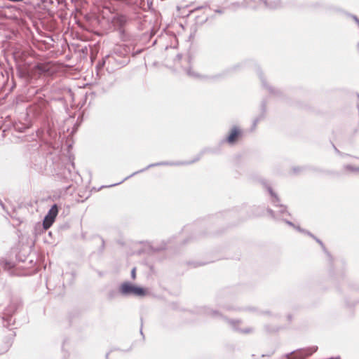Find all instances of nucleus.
<instances>
[{
	"mask_svg": "<svg viewBox=\"0 0 359 359\" xmlns=\"http://www.w3.org/2000/svg\"><path fill=\"white\" fill-rule=\"evenodd\" d=\"M119 291L122 294H133L137 297H144L147 294V289L136 286L130 283L125 282L119 287Z\"/></svg>",
	"mask_w": 359,
	"mask_h": 359,
	"instance_id": "1",
	"label": "nucleus"
},
{
	"mask_svg": "<svg viewBox=\"0 0 359 359\" xmlns=\"http://www.w3.org/2000/svg\"><path fill=\"white\" fill-rule=\"evenodd\" d=\"M50 68V63H39L37 65L29 68L27 72V75L29 77L35 78L42 74H49Z\"/></svg>",
	"mask_w": 359,
	"mask_h": 359,
	"instance_id": "2",
	"label": "nucleus"
},
{
	"mask_svg": "<svg viewBox=\"0 0 359 359\" xmlns=\"http://www.w3.org/2000/svg\"><path fill=\"white\" fill-rule=\"evenodd\" d=\"M57 214L58 207L56 204H55L51 207L43 221V226L44 229L47 230L52 226Z\"/></svg>",
	"mask_w": 359,
	"mask_h": 359,
	"instance_id": "3",
	"label": "nucleus"
},
{
	"mask_svg": "<svg viewBox=\"0 0 359 359\" xmlns=\"http://www.w3.org/2000/svg\"><path fill=\"white\" fill-rule=\"evenodd\" d=\"M318 349V347L313 346L307 349H301L294 351L287 355V359H306L311 355Z\"/></svg>",
	"mask_w": 359,
	"mask_h": 359,
	"instance_id": "4",
	"label": "nucleus"
},
{
	"mask_svg": "<svg viewBox=\"0 0 359 359\" xmlns=\"http://www.w3.org/2000/svg\"><path fill=\"white\" fill-rule=\"evenodd\" d=\"M241 135V130L237 127H233L230 130L229 135L226 138L229 144H233L236 143Z\"/></svg>",
	"mask_w": 359,
	"mask_h": 359,
	"instance_id": "5",
	"label": "nucleus"
},
{
	"mask_svg": "<svg viewBox=\"0 0 359 359\" xmlns=\"http://www.w3.org/2000/svg\"><path fill=\"white\" fill-rule=\"evenodd\" d=\"M131 276L133 279H135L136 278V269L134 268L131 271Z\"/></svg>",
	"mask_w": 359,
	"mask_h": 359,
	"instance_id": "6",
	"label": "nucleus"
},
{
	"mask_svg": "<svg viewBox=\"0 0 359 359\" xmlns=\"http://www.w3.org/2000/svg\"><path fill=\"white\" fill-rule=\"evenodd\" d=\"M207 19H208V15L206 14L205 16V20H206Z\"/></svg>",
	"mask_w": 359,
	"mask_h": 359,
	"instance_id": "7",
	"label": "nucleus"
}]
</instances>
